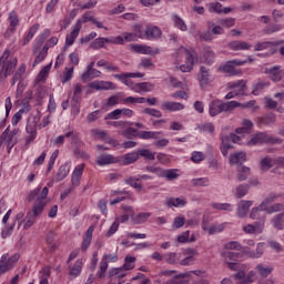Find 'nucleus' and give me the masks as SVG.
I'll list each match as a JSON object with an SVG mask.
<instances>
[{"label": "nucleus", "instance_id": "26", "mask_svg": "<svg viewBox=\"0 0 284 284\" xmlns=\"http://www.w3.org/2000/svg\"><path fill=\"white\" fill-rule=\"evenodd\" d=\"M230 50L239 51V50H250L252 44L247 43L243 40H234L229 42Z\"/></svg>", "mask_w": 284, "mask_h": 284}, {"label": "nucleus", "instance_id": "27", "mask_svg": "<svg viewBox=\"0 0 284 284\" xmlns=\"http://www.w3.org/2000/svg\"><path fill=\"white\" fill-rule=\"evenodd\" d=\"M92 234H94V225H91L85 232V236L83 237L82 246H81L82 252H85L88 247H90L92 243Z\"/></svg>", "mask_w": 284, "mask_h": 284}, {"label": "nucleus", "instance_id": "25", "mask_svg": "<svg viewBox=\"0 0 284 284\" xmlns=\"http://www.w3.org/2000/svg\"><path fill=\"white\" fill-rule=\"evenodd\" d=\"M164 205H166V207H185L187 201L183 197H169L165 200Z\"/></svg>", "mask_w": 284, "mask_h": 284}, {"label": "nucleus", "instance_id": "24", "mask_svg": "<svg viewBox=\"0 0 284 284\" xmlns=\"http://www.w3.org/2000/svg\"><path fill=\"white\" fill-rule=\"evenodd\" d=\"M250 207H252V201H245V200L240 201V203L237 204V216L240 219L247 216V212H250Z\"/></svg>", "mask_w": 284, "mask_h": 284}, {"label": "nucleus", "instance_id": "58", "mask_svg": "<svg viewBox=\"0 0 284 284\" xmlns=\"http://www.w3.org/2000/svg\"><path fill=\"white\" fill-rule=\"evenodd\" d=\"M220 26L222 28H234L236 26V19L235 18H224L219 20Z\"/></svg>", "mask_w": 284, "mask_h": 284}, {"label": "nucleus", "instance_id": "3", "mask_svg": "<svg viewBox=\"0 0 284 284\" xmlns=\"http://www.w3.org/2000/svg\"><path fill=\"white\" fill-rule=\"evenodd\" d=\"M8 59H10V51L6 50L0 58V81H6L14 72V68H17V58Z\"/></svg>", "mask_w": 284, "mask_h": 284}, {"label": "nucleus", "instance_id": "17", "mask_svg": "<svg viewBox=\"0 0 284 284\" xmlns=\"http://www.w3.org/2000/svg\"><path fill=\"white\" fill-rule=\"evenodd\" d=\"M89 85L93 90H116V85L111 81H94Z\"/></svg>", "mask_w": 284, "mask_h": 284}, {"label": "nucleus", "instance_id": "6", "mask_svg": "<svg viewBox=\"0 0 284 284\" xmlns=\"http://www.w3.org/2000/svg\"><path fill=\"white\" fill-rule=\"evenodd\" d=\"M39 128V120H37V118H30L27 122V126H26V132H27V136H26V146L28 148V145H30L31 143H34V140L37 139V130Z\"/></svg>", "mask_w": 284, "mask_h": 284}, {"label": "nucleus", "instance_id": "10", "mask_svg": "<svg viewBox=\"0 0 284 284\" xmlns=\"http://www.w3.org/2000/svg\"><path fill=\"white\" fill-rule=\"evenodd\" d=\"M180 52H184L186 57V64H182L180 67L181 72H192L194 68V54H192V52H190V50L186 48H181Z\"/></svg>", "mask_w": 284, "mask_h": 284}, {"label": "nucleus", "instance_id": "48", "mask_svg": "<svg viewBox=\"0 0 284 284\" xmlns=\"http://www.w3.org/2000/svg\"><path fill=\"white\" fill-rule=\"evenodd\" d=\"M81 270H83V260H77L69 274L70 276L77 277L81 274Z\"/></svg>", "mask_w": 284, "mask_h": 284}, {"label": "nucleus", "instance_id": "20", "mask_svg": "<svg viewBox=\"0 0 284 284\" xmlns=\"http://www.w3.org/2000/svg\"><path fill=\"white\" fill-rule=\"evenodd\" d=\"M95 163L100 166L112 165V163H119V160L112 154H101L100 156H98Z\"/></svg>", "mask_w": 284, "mask_h": 284}, {"label": "nucleus", "instance_id": "5", "mask_svg": "<svg viewBox=\"0 0 284 284\" xmlns=\"http://www.w3.org/2000/svg\"><path fill=\"white\" fill-rule=\"evenodd\" d=\"M247 63L246 60H230L225 64L219 68L220 72H224L230 77H236L241 74V69H236L237 67L245 65Z\"/></svg>", "mask_w": 284, "mask_h": 284}, {"label": "nucleus", "instance_id": "7", "mask_svg": "<svg viewBox=\"0 0 284 284\" xmlns=\"http://www.w3.org/2000/svg\"><path fill=\"white\" fill-rule=\"evenodd\" d=\"M42 213L43 206L33 205V207L27 212L23 230H30V227L37 223V216H40Z\"/></svg>", "mask_w": 284, "mask_h": 284}, {"label": "nucleus", "instance_id": "40", "mask_svg": "<svg viewBox=\"0 0 284 284\" xmlns=\"http://www.w3.org/2000/svg\"><path fill=\"white\" fill-rule=\"evenodd\" d=\"M255 270L258 272L260 276H262V278H267V276H270V274H272V272H274V267L272 266H263V264H257L255 266Z\"/></svg>", "mask_w": 284, "mask_h": 284}, {"label": "nucleus", "instance_id": "54", "mask_svg": "<svg viewBox=\"0 0 284 284\" xmlns=\"http://www.w3.org/2000/svg\"><path fill=\"white\" fill-rule=\"evenodd\" d=\"M281 30H283V26L278 23L268 24L263 29V34H274V32H281Z\"/></svg>", "mask_w": 284, "mask_h": 284}, {"label": "nucleus", "instance_id": "23", "mask_svg": "<svg viewBox=\"0 0 284 284\" xmlns=\"http://www.w3.org/2000/svg\"><path fill=\"white\" fill-rule=\"evenodd\" d=\"M230 90H236L240 94L245 97V92L247 90V82L245 80H237L235 82L229 83Z\"/></svg>", "mask_w": 284, "mask_h": 284}, {"label": "nucleus", "instance_id": "62", "mask_svg": "<svg viewBox=\"0 0 284 284\" xmlns=\"http://www.w3.org/2000/svg\"><path fill=\"white\" fill-rule=\"evenodd\" d=\"M209 11L215 12L216 14H223V4L220 2H211L207 4Z\"/></svg>", "mask_w": 284, "mask_h": 284}, {"label": "nucleus", "instance_id": "31", "mask_svg": "<svg viewBox=\"0 0 284 284\" xmlns=\"http://www.w3.org/2000/svg\"><path fill=\"white\" fill-rule=\"evenodd\" d=\"M163 134L161 131H140L138 136L139 139H143L144 141H148L150 139L158 140L159 135Z\"/></svg>", "mask_w": 284, "mask_h": 284}, {"label": "nucleus", "instance_id": "49", "mask_svg": "<svg viewBox=\"0 0 284 284\" xmlns=\"http://www.w3.org/2000/svg\"><path fill=\"white\" fill-rule=\"evenodd\" d=\"M24 74H26V64H21L12 78L11 85H16L17 81H21Z\"/></svg>", "mask_w": 284, "mask_h": 284}, {"label": "nucleus", "instance_id": "39", "mask_svg": "<svg viewBox=\"0 0 284 284\" xmlns=\"http://www.w3.org/2000/svg\"><path fill=\"white\" fill-rule=\"evenodd\" d=\"M160 179H166V181H174L179 179V175L176 174V170L174 169H168V170L162 169Z\"/></svg>", "mask_w": 284, "mask_h": 284}, {"label": "nucleus", "instance_id": "28", "mask_svg": "<svg viewBox=\"0 0 284 284\" xmlns=\"http://www.w3.org/2000/svg\"><path fill=\"white\" fill-rule=\"evenodd\" d=\"M204 63L212 65L214 63L215 54L211 47H204L202 50Z\"/></svg>", "mask_w": 284, "mask_h": 284}, {"label": "nucleus", "instance_id": "2", "mask_svg": "<svg viewBox=\"0 0 284 284\" xmlns=\"http://www.w3.org/2000/svg\"><path fill=\"white\" fill-rule=\"evenodd\" d=\"M241 105V102L236 101H229V102H223L222 100H213L209 104V114L210 116H219L222 112H234L236 108Z\"/></svg>", "mask_w": 284, "mask_h": 284}, {"label": "nucleus", "instance_id": "46", "mask_svg": "<svg viewBox=\"0 0 284 284\" xmlns=\"http://www.w3.org/2000/svg\"><path fill=\"white\" fill-rule=\"evenodd\" d=\"M247 192H250V184H240L235 189V197L243 199V196H246Z\"/></svg>", "mask_w": 284, "mask_h": 284}, {"label": "nucleus", "instance_id": "51", "mask_svg": "<svg viewBox=\"0 0 284 284\" xmlns=\"http://www.w3.org/2000/svg\"><path fill=\"white\" fill-rule=\"evenodd\" d=\"M19 134V129H13L8 135H6L4 143L8 145V152L14 148L12 140Z\"/></svg>", "mask_w": 284, "mask_h": 284}, {"label": "nucleus", "instance_id": "50", "mask_svg": "<svg viewBox=\"0 0 284 284\" xmlns=\"http://www.w3.org/2000/svg\"><path fill=\"white\" fill-rule=\"evenodd\" d=\"M274 160L271 158H264L260 162V168L262 172H267V170H272V168H274Z\"/></svg>", "mask_w": 284, "mask_h": 284}, {"label": "nucleus", "instance_id": "21", "mask_svg": "<svg viewBox=\"0 0 284 284\" xmlns=\"http://www.w3.org/2000/svg\"><path fill=\"white\" fill-rule=\"evenodd\" d=\"M283 43H284V40L257 42L255 44L254 52H261L263 50H267V48H274L276 45H283Z\"/></svg>", "mask_w": 284, "mask_h": 284}, {"label": "nucleus", "instance_id": "57", "mask_svg": "<svg viewBox=\"0 0 284 284\" xmlns=\"http://www.w3.org/2000/svg\"><path fill=\"white\" fill-rule=\"evenodd\" d=\"M230 150H232V144H230V138H222L221 152L223 156H227Z\"/></svg>", "mask_w": 284, "mask_h": 284}, {"label": "nucleus", "instance_id": "30", "mask_svg": "<svg viewBox=\"0 0 284 284\" xmlns=\"http://www.w3.org/2000/svg\"><path fill=\"white\" fill-rule=\"evenodd\" d=\"M251 169L245 165L237 166V181L241 183L243 181H247L250 179Z\"/></svg>", "mask_w": 284, "mask_h": 284}, {"label": "nucleus", "instance_id": "22", "mask_svg": "<svg viewBox=\"0 0 284 284\" xmlns=\"http://www.w3.org/2000/svg\"><path fill=\"white\" fill-rule=\"evenodd\" d=\"M221 256L226 265H230V263L239 262L241 260V253L232 251L222 252Z\"/></svg>", "mask_w": 284, "mask_h": 284}, {"label": "nucleus", "instance_id": "33", "mask_svg": "<svg viewBox=\"0 0 284 284\" xmlns=\"http://www.w3.org/2000/svg\"><path fill=\"white\" fill-rule=\"evenodd\" d=\"M50 70H52V62L47 64L37 75L36 81L37 83L44 82L48 79V75L50 74Z\"/></svg>", "mask_w": 284, "mask_h": 284}, {"label": "nucleus", "instance_id": "44", "mask_svg": "<svg viewBox=\"0 0 284 284\" xmlns=\"http://www.w3.org/2000/svg\"><path fill=\"white\" fill-rule=\"evenodd\" d=\"M262 212H265V210L261 209V204H260L258 206L252 209L250 213V217L253 221H261V219L265 216V214H263Z\"/></svg>", "mask_w": 284, "mask_h": 284}, {"label": "nucleus", "instance_id": "12", "mask_svg": "<svg viewBox=\"0 0 284 284\" xmlns=\"http://www.w3.org/2000/svg\"><path fill=\"white\" fill-rule=\"evenodd\" d=\"M197 80L202 90H204V88H207V85H210V69H207L206 67H201L197 74Z\"/></svg>", "mask_w": 284, "mask_h": 284}, {"label": "nucleus", "instance_id": "19", "mask_svg": "<svg viewBox=\"0 0 284 284\" xmlns=\"http://www.w3.org/2000/svg\"><path fill=\"white\" fill-rule=\"evenodd\" d=\"M278 199H283V193H268L261 202L260 209L263 210L264 207H267L270 204L275 203V201H278Z\"/></svg>", "mask_w": 284, "mask_h": 284}, {"label": "nucleus", "instance_id": "15", "mask_svg": "<svg viewBox=\"0 0 284 284\" xmlns=\"http://www.w3.org/2000/svg\"><path fill=\"white\" fill-rule=\"evenodd\" d=\"M162 110L168 112H181V110H185V105L181 102L164 101L162 102Z\"/></svg>", "mask_w": 284, "mask_h": 284}, {"label": "nucleus", "instance_id": "56", "mask_svg": "<svg viewBox=\"0 0 284 284\" xmlns=\"http://www.w3.org/2000/svg\"><path fill=\"white\" fill-rule=\"evenodd\" d=\"M265 253V242H260L256 245L255 251H253V255L252 258H261V256H263V254Z\"/></svg>", "mask_w": 284, "mask_h": 284}, {"label": "nucleus", "instance_id": "8", "mask_svg": "<svg viewBox=\"0 0 284 284\" xmlns=\"http://www.w3.org/2000/svg\"><path fill=\"white\" fill-rule=\"evenodd\" d=\"M265 221H266V216H262L261 221H257L254 224H247L243 226V232L245 234H255V235L263 234L265 230Z\"/></svg>", "mask_w": 284, "mask_h": 284}, {"label": "nucleus", "instance_id": "14", "mask_svg": "<svg viewBox=\"0 0 284 284\" xmlns=\"http://www.w3.org/2000/svg\"><path fill=\"white\" fill-rule=\"evenodd\" d=\"M162 31L159 29V27L149 26L145 29L144 37L149 41H158V39L161 37Z\"/></svg>", "mask_w": 284, "mask_h": 284}, {"label": "nucleus", "instance_id": "9", "mask_svg": "<svg viewBox=\"0 0 284 284\" xmlns=\"http://www.w3.org/2000/svg\"><path fill=\"white\" fill-rule=\"evenodd\" d=\"M85 170V164H79L74 168L71 174V185L72 187H79L81 185V178L83 176V171Z\"/></svg>", "mask_w": 284, "mask_h": 284}, {"label": "nucleus", "instance_id": "37", "mask_svg": "<svg viewBox=\"0 0 284 284\" xmlns=\"http://www.w3.org/2000/svg\"><path fill=\"white\" fill-rule=\"evenodd\" d=\"M284 213L276 214L271 219V223L275 230H284Z\"/></svg>", "mask_w": 284, "mask_h": 284}, {"label": "nucleus", "instance_id": "32", "mask_svg": "<svg viewBox=\"0 0 284 284\" xmlns=\"http://www.w3.org/2000/svg\"><path fill=\"white\" fill-rule=\"evenodd\" d=\"M68 174H70V166L68 165V163L62 164L57 172L55 182L59 183L63 181V179H65Z\"/></svg>", "mask_w": 284, "mask_h": 284}, {"label": "nucleus", "instance_id": "63", "mask_svg": "<svg viewBox=\"0 0 284 284\" xmlns=\"http://www.w3.org/2000/svg\"><path fill=\"white\" fill-rule=\"evenodd\" d=\"M212 207L214 210H223L224 212H232L234 210L230 203H213Z\"/></svg>", "mask_w": 284, "mask_h": 284}, {"label": "nucleus", "instance_id": "1", "mask_svg": "<svg viewBox=\"0 0 284 284\" xmlns=\"http://www.w3.org/2000/svg\"><path fill=\"white\" fill-rule=\"evenodd\" d=\"M226 265L232 272H237L233 274L232 277L235 281H240L239 284H252L256 281V272L250 271L247 274H245V268L247 267L245 264L231 262Z\"/></svg>", "mask_w": 284, "mask_h": 284}, {"label": "nucleus", "instance_id": "61", "mask_svg": "<svg viewBox=\"0 0 284 284\" xmlns=\"http://www.w3.org/2000/svg\"><path fill=\"white\" fill-rule=\"evenodd\" d=\"M173 21H174L175 28H178L182 32H185L187 30V24H185V21H183V19H181V17L174 16Z\"/></svg>", "mask_w": 284, "mask_h": 284}, {"label": "nucleus", "instance_id": "47", "mask_svg": "<svg viewBox=\"0 0 284 284\" xmlns=\"http://www.w3.org/2000/svg\"><path fill=\"white\" fill-rule=\"evenodd\" d=\"M262 210H264V212H266V214H276V212H283L284 204L283 203H274L273 205L266 206Z\"/></svg>", "mask_w": 284, "mask_h": 284}, {"label": "nucleus", "instance_id": "43", "mask_svg": "<svg viewBox=\"0 0 284 284\" xmlns=\"http://www.w3.org/2000/svg\"><path fill=\"white\" fill-rule=\"evenodd\" d=\"M150 216H152L151 213L144 212V213H140L138 215H133L132 221L135 225H141L143 223H145L148 221V219H150Z\"/></svg>", "mask_w": 284, "mask_h": 284}, {"label": "nucleus", "instance_id": "34", "mask_svg": "<svg viewBox=\"0 0 284 284\" xmlns=\"http://www.w3.org/2000/svg\"><path fill=\"white\" fill-rule=\"evenodd\" d=\"M12 264L8 261V254H3L0 260V276L12 270Z\"/></svg>", "mask_w": 284, "mask_h": 284}, {"label": "nucleus", "instance_id": "52", "mask_svg": "<svg viewBox=\"0 0 284 284\" xmlns=\"http://www.w3.org/2000/svg\"><path fill=\"white\" fill-rule=\"evenodd\" d=\"M265 88H270V82H264V81L257 82L256 84L253 85L252 94H254V97H258L261 92L265 90Z\"/></svg>", "mask_w": 284, "mask_h": 284}, {"label": "nucleus", "instance_id": "18", "mask_svg": "<svg viewBox=\"0 0 284 284\" xmlns=\"http://www.w3.org/2000/svg\"><path fill=\"white\" fill-rule=\"evenodd\" d=\"M245 161H247V154H245V152L241 151L234 154L230 155V160L229 163L230 165H243V163H245Z\"/></svg>", "mask_w": 284, "mask_h": 284}, {"label": "nucleus", "instance_id": "59", "mask_svg": "<svg viewBox=\"0 0 284 284\" xmlns=\"http://www.w3.org/2000/svg\"><path fill=\"white\" fill-rule=\"evenodd\" d=\"M122 136H124V139H134V136H139V130L129 126L122 131Z\"/></svg>", "mask_w": 284, "mask_h": 284}, {"label": "nucleus", "instance_id": "13", "mask_svg": "<svg viewBox=\"0 0 284 284\" xmlns=\"http://www.w3.org/2000/svg\"><path fill=\"white\" fill-rule=\"evenodd\" d=\"M139 161V153L131 152L118 158V163L120 165H132Z\"/></svg>", "mask_w": 284, "mask_h": 284}, {"label": "nucleus", "instance_id": "45", "mask_svg": "<svg viewBox=\"0 0 284 284\" xmlns=\"http://www.w3.org/2000/svg\"><path fill=\"white\" fill-rule=\"evenodd\" d=\"M38 30H39V23L33 24L30 28L28 34L26 36V38L22 42V45H28L30 43V41H32V38L34 37V34H37Z\"/></svg>", "mask_w": 284, "mask_h": 284}, {"label": "nucleus", "instance_id": "42", "mask_svg": "<svg viewBox=\"0 0 284 284\" xmlns=\"http://www.w3.org/2000/svg\"><path fill=\"white\" fill-rule=\"evenodd\" d=\"M138 181H141V179L134 176H129L124 180L126 185H130L131 187H134V190H139V192H141V190H143V184L138 183Z\"/></svg>", "mask_w": 284, "mask_h": 284}, {"label": "nucleus", "instance_id": "60", "mask_svg": "<svg viewBox=\"0 0 284 284\" xmlns=\"http://www.w3.org/2000/svg\"><path fill=\"white\" fill-rule=\"evenodd\" d=\"M164 261L169 265H176V263H179V254H176V253H166V254H164Z\"/></svg>", "mask_w": 284, "mask_h": 284}, {"label": "nucleus", "instance_id": "38", "mask_svg": "<svg viewBox=\"0 0 284 284\" xmlns=\"http://www.w3.org/2000/svg\"><path fill=\"white\" fill-rule=\"evenodd\" d=\"M105 43H110V38H98L91 42L90 48L101 50V48H105Z\"/></svg>", "mask_w": 284, "mask_h": 284}, {"label": "nucleus", "instance_id": "4", "mask_svg": "<svg viewBox=\"0 0 284 284\" xmlns=\"http://www.w3.org/2000/svg\"><path fill=\"white\" fill-rule=\"evenodd\" d=\"M263 143H268V145H281L283 139L274 138L267 134V132H258L248 141V145H258Z\"/></svg>", "mask_w": 284, "mask_h": 284}, {"label": "nucleus", "instance_id": "29", "mask_svg": "<svg viewBox=\"0 0 284 284\" xmlns=\"http://www.w3.org/2000/svg\"><path fill=\"white\" fill-rule=\"evenodd\" d=\"M114 79H118V81H121V83H124V85H126L128 88H130V90H133V92H134L136 84H134V82H132V80L128 73L115 74Z\"/></svg>", "mask_w": 284, "mask_h": 284}, {"label": "nucleus", "instance_id": "36", "mask_svg": "<svg viewBox=\"0 0 284 284\" xmlns=\"http://www.w3.org/2000/svg\"><path fill=\"white\" fill-rule=\"evenodd\" d=\"M154 90V84L150 82H140L135 84L134 92H152Z\"/></svg>", "mask_w": 284, "mask_h": 284}, {"label": "nucleus", "instance_id": "64", "mask_svg": "<svg viewBox=\"0 0 284 284\" xmlns=\"http://www.w3.org/2000/svg\"><path fill=\"white\" fill-rule=\"evenodd\" d=\"M185 274L181 273L174 276V278L170 282V284H190V281L184 280Z\"/></svg>", "mask_w": 284, "mask_h": 284}, {"label": "nucleus", "instance_id": "55", "mask_svg": "<svg viewBox=\"0 0 284 284\" xmlns=\"http://www.w3.org/2000/svg\"><path fill=\"white\" fill-rule=\"evenodd\" d=\"M83 94V87L80 83L74 84L73 98L72 101L79 103Z\"/></svg>", "mask_w": 284, "mask_h": 284}, {"label": "nucleus", "instance_id": "11", "mask_svg": "<svg viewBox=\"0 0 284 284\" xmlns=\"http://www.w3.org/2000/svg\"><path fill=\"white\" fill-rule=\"evenodd\" d=\"M265 74H268L271 81L278 83V81L283 80L284 72L281 71V67L275 65L273 68L265 69Z\"/></svg>", "mask_w": 284, "mask_h": 284}, {"label": "nucleus", "instance_id": "16", "mask_svg": "<svg viewBox=\"0 0 284 284\" xmlns=\"http://www.w3.org/2000/svg\"><path fill=\"white\" fill-rule=\"evenodd\" d=\"M256 123L260 128L274 125L276 123V114L268 113L264 116L256 118Z\"/></svg>", "mask_w": 284, "mask_h": 284}, {"label": "nucleus", "instance_id": "53", "mask_svg": "<svg viewBox=\"0 0 284 284\" xmlns=\"http://www.w3.org/2000/svg\"><path fill=\"white\" fill-rule=\"evenodd\" d=\"M191 183L195 187H207V185H210V179H207V178H196V179H192Z\"/></svg>", "mask_w": 284, "mask_h": 284}, {"label": "nucleus", "instance_id": "41", "mask_svg": "<svg viewBox=\"0 0 284 284\" xmlns=\"http://www.w3.org/2000/svg\"><path fill=\"white\" fill-rule=\"evenodd\" d=\"M101 77V71L97 69H91L89 71H85L82 75L81 79L82 81H91V79H97Z\"/></svg>", "mask_w": 284, "mask_h": 284}, {"label": "nucleus", "instance_id": "35", "mask_svg": "<svg viewBox=\"0 0 284 284\" xmlns=\"http://www.w3.org/2000/svg\"><path fill=\"white\" fill-rule=\"evenodd\" d=\"M48 192H50V190L48 186H44L33 205L42 206V210H45V199H48Z\"/></svg>", "mask_w": 284, "mask_h": 284}]
</instances>
